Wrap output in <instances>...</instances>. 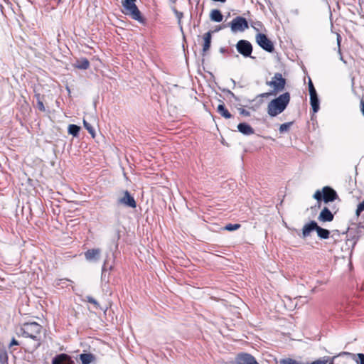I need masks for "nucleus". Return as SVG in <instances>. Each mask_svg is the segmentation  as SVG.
Listing matches in <instances>:
<instances>
[{
    "label": "nucleus",
    "instance_id": "nucleus-1",
    "mask_svg": "<svg viewBox=\"0 0 364 364\" xmlns=\"http://www.w3.org/2000/svg\"><path fill=\"white\" fill-rule=\"evenodd\" d=\"M290 94L286 92L271 100L267 105V113L274 117L283 112L290 102Z\"/></svg>",
    "mask_w": 364,
    "mask_h": 364
},
{
    "label": "nucleus",
    "instance_id": "nucleus-2",
    "mask_svg": "<svg viewBox=\"0 0 364 364\" xmlns=\"http://www.w3.org/2000/svg\"><path fill=\"white\" fill-rule=\"evenodd\" d=\"M41 330L42 326L37 322H28L21 325L17 334L38 341L37 346H38L40 345Z\"/></svg>",
    "mask_w": 364,
    "mask_h": 364
},
{
    "label": "nucleus",
    "instance_id": "nucleus-3",
    "mask_svg": "<svg viewBox=\"0 0 364 364\" xmlns=\"http://www.w3.org/2000/svg\"><path fill=\"white\" fill-rule=\"evenodd\" d=\"M136 0H122V4L124 8V14L130 16L132 19L137 21L141 23H145V19L142 17L141 13L136 6L135 2Z\"/></svg>",
    "mask_w": 364,
    "mask_h": 364
},
{
    "label": "nucleus",
    "instance_id": "nucleus-4",
    "mask_svg": "<svg viewBox=\"0 0 364 364\" xmlns=\"http://www.w3.org/2000/svg\"><path fill=\"white\" fill-rule=\"evenodd\" d=\"M267 85L273 87V92L276 95L284 89L286 79L282 77L281 73H277L273 76L272 80L267 82Z\"/></svg>",
    "mask_w": 364,
    "mask_h": 364
},
{
    "label": "nucleus",
    "instance_id": "nucleus-5",
    "mask_svg": "<svg viewBox=\"0 0 364 364\" xmlns=\"http://www.w3.org/2000/svg\"><path fill=\"white\" fill-rule=\"evenodd\" d=\"M229 26L232 33L243 32L248 28V22L245 18L237 16L229 23Z\"/></svg>",
    "mask_w": 364,
    "mask_h": 364
},
{
    "label": "nucleus",
    "instance_id": "nucleus-6",
    "mask_svg": "<svg viewBox=\"0 0 364 364\" xmlns=\"http://www.w3.org/2000/svg\"><path fill=\"white\" fill-rule=\"evenodd\" d=\"M344 355L352 358L353 360H355L356 361L357 364H364V354L363 353H358L357 355H355L352 353L346 352V351H343V352L338 353L337 355L333 356L330 360L328 358H327L326 360H328V362L329 363V364H334V359L336 358L344 356Z\"/></svg>",
    "mask_w": 364,
    "mask_h": 364
},
{
    "label": "nucleus",
    "instance_id": "nucleus-7",
    "mask_svg": "<svg viewBox=\"0 0 364 364\" xmlns=\"http://www.w3.org/2000/svg\"><path fill=\"white\" fill-rule=\"evenodd\" d=\"M118 204L123 205L126 207L135 208L136 207V203L134 198L130 194L128 191L124 192L123 197L118 199Z\"/></svg>",
    "mask_w": 364,
    "mask_h": 364
},
{
    "label": "nucleus",
    "instance_id": "nucleus-8",
    "mask_svg": "<svg viewBox=\"0 0 364 364\" xmlns=\"http://www.w3.org/2000/svg\"><path fill=\"white\" fill-rule=\"evenodd\" d=\"M323 202L328 203L334 201L338 198V194L335 190L330 186L323 188Z\"/></svg>",
    "mask_w": 364,
    "mask_h": 364
},
{
    "label": "nucleus",
    "instance_id": "nucleus-9",
    "mask_svg": "<svg viewBox=\"0 0 364 364\" xmlns=\"http://www.w3.org/2000/svg\"><path fill=\"white\" fill-rule=\"evenodd\" d=\"M52 364H74V362L69 355L60 353L53 357Z\"/></svg>",
    "mask_w": 364,
    "mask_h": 364
},
{
    "label": "nucleus",
    "instance_id": "nucleus-10",
    "mask_svg": "<svg viewBox=\"0 0 364 364\" xmlns=\"http://www.w3.org/2000/svg\"><path fill=\"white\" fill-rule=\"evenodd\" d=\"M318 224L314 220H311L309 223L305 224L302 228L301 237L306 238L309 237L311 232L316 231Z\"/></svg>",
    "mask_w": 364,
    "mask_h": 364
},
{
    "label": "nucleus",
    "instance_id": "nucleus-11",
    "mask_svg": "<svg viewBox=\"0 0 364 364\" xmlns=\"http://www.w3.org/2000/svg\"><path fill=\"white\" fill-rule=\"evenodd\" d=\"M101 250L99 248H93L85 252V257L89 262H97L100 257Z\"/></svg>",
    "mask_w": 364,
    "mask_h": 364
},
{
    "label": "nucleus",
    "instance_id": "nucleus-12",
    "mask_svg": "<svg viewBox=\"0 0 364 364\" xmlns=\"http://www.w3.org/2000/svg\"><path fill=\"white\" fill-rule=\"evenodd\" d=\"M237 364H259L254 356L248 353H242L237 358Z\"/></svg>",
    "mask_w": 364,
    "mask_h": 364
},
{
    "label": "nucleus",
    "instance_id": "nucleus-13",
    "mask_svg": "<svg viewBox=\"0 0 364 364\" xmlns=\"http://www.w3.org/2000/svg\"><path fill=\"white\" fill-rule=\"evenodd\" d=\"M334 218L332 212L327 208L324 207L321 211L318 220L321 222H331Z\"/></svg>",
    "mask_w": 364,
    "mask_h": 364
},
{
    "label": "nucleus",
    "instance_id": "nucleus-14",
    "mask_svg": "<svg viewBox=\"0 0 364 364\" xmlns=\"http://www.w3.org/2000/svg\"><path fill=\"white\" fill-rule=\"evenodd\" d=\"M237 129L244 135L249 136L255 133L254 129L246 122H241L237 125Z\"/></svg>",
    "mask_w": 364,
    "mask_h": 364
},
{
    "label": "nucleus",
    "instance_id": "nucleus-15",
    "mask_svg": "<svg viewBox=\"0 0 364 364\" xmlns=\"http://www.w3.org/2000/svg\"><path fill=\"white\" fill-rule=\"evenodd\" d=\"M255 39L258 46H273L272 42L264 33H257Z\"/></svg>",
    "mask_w": 364,
    "mask_h": 364
},
{
    "label": "nucleus",
    "instance_id": "nucleus-16",
    "mask_svg": "<svg viewBox=\"0 0 364 364\" xmlns=\"http://www.w3.org/2000/svg\"><path fill=\"white\" fill-rule=\"evenodd\" d=\"M310 104L314 113L318 112L320 109V100L317 95L310 96Z\"/></svg>",
    "mask_w": 364,
    "mask_h": 364
},
{
    "label": "nucleus",
    "instance_id": "nucleus-17",
    "mask_svg": "<svg viewBox=\"0 0 364 364\" xmlns=\"http://www.w3.org/2000/svg\"><path fill=\"white\" fill-rule=\"evenodd\" d=\"M210 18L212 21L219 23L223 21V16L220 10L213 9L210 14Z\"/></svg>",
    "mask_w": 364,
    "mask_h": 364
},
{
    "label": "nucleus",
    "instance_id": "nucleus-18",
    "mask_svg": "<svg viewBox=\"0 0 364 364\" xmlns=\"http://www.w3.org/2000/svg\"><path fill=\"white\" fill-rule=\"evenodd\" d=\"M74 66L80 70H86L90 66V62L87 58H82L76 60Z\"/></svg>",
    "mask_w": 364,
    "mask_h": 364
},
{
    "label": "nucleus",
    "instance_id": "nucleus-19",
    "mask_svg": "<svg viewBox=\"0 0 364 364\" xmlns=\"http://www.w3.org/2000/svg\"><path fill=\"white\" fill-rule=\"evenodd\" d=\"M82 364H90L95 360V356L92 353H82L80 355Z\"/></svg>",
    "mask_w": 364,
    "mask_h": 364
},
{
    "label": "nucleus",
    "instance_id": "nucleus-20",
    "mask_svg": "<svg viewBox=\"0 0 364 364\" xmlns=\"http://www.w3.org/2000/svg\"><path fill=\"white\" fill-rule=\"evenodd\" d=\"M218 112L224 118L230 119L232 117V114L230 112L225 108V105L223 103L220 104L217 108Z\"/></svg>",
    "mask_w": 364,
    "mask_h": 364
},
{
    "label": "nucleus",
    "instance_id": "nucleus-21",
    "mask_svg": "<svg viewBox=\"0 0 364 364\" xmlns=\"http://www.w3.org/2000/svg\"><path fill=\"white\" fill-rule=\"evenodd\" d=\"M316 232L318 235V237H319L321 239H328L330 235V231L327 229L323 228L318 225Z\"/></svg>",
    "mask_w": 364,
    "mask_h": 364
},
{
    "label": "nucleus",
    "instance_id": "nucleus-22",
    "mask_svg": "<svg viewBox=\"0 0 364 364\" xmlns=\"http://www.w3.org/2000/svg\"><path fill=\"white\" fill-rule=\"evenodd\" d=\"M237 51L245 57H249L252 53L253 47H236Z\"/></svg>",
    "mask_w": 364,
    "mask_h": 364
},
{
    "label": "nucleus",
    "instance_id": "nucleus-23",
    "mask_svg": "<svg viewBox=\"0 0 364 364\" xmlns=\"http://www.w3.org/2000/svg\"><path fill=\"white\" fill-rule=\"evenodd\" d=\"M9 356L5 348H0V364H8Z\"/></svg>",
    "mask_w": 364,
    "mask_h": 364
},
{
    "label": "nucleus",
    "instance_id": "nucleus-24",
    "mask_svg": "<svg viewBox=\"0 0 364 364\" xmlns=\"http://www.w3.org/2000/svg\"><path fill=\"white\" fill-rule=\"evenodd\" d=\"M80 130V127L76 124H70L68 129V134L75 137L79 135Z\"/></svg>",
    "mask_w": 364,
    "mask_h": 364
},
{
    "label": "nucleus",
    "instance_id": "nucleus-25",
    "mask_svg": "<svg viewBox=\"0 0 364 364\" xmlns=\"http://www.w3.org/2000/svg\"><path fill=\"white\" fill-rule=\"evenodd\" d=\"M107 260L105 261L104 264L102 268V274H101V280L102 282L108 283L109 282V274H107Z\"/></svg>",
    "mask_w": 364,
    "mask_h": 364
},
{
    "label": "nucleus",
    "instance_id": "nucleus-26",
    "mask_svg": "<svg viewBox=\"0 0 364 364\" xmlns=\"http://www.w3.org/2000/svg\"><path fill=\"white\" fill-rule=\"evenodd\" d=\"M35 97L36 98L38 109L41 112H45L46 108H45L43 102L42 101L41 95L39 93H36V94H35Z\"/></svg>",
    "mask_w": 364,
    "mask_h": 364
},
{
    "label": "nucleus",
    "instance_id": "nucleus-27",
    "mask_svg": "<svg viewBox=\"0 0 364 364\" xmlns=\"http://www.w3.org/2000/svg\"><path fill=\"white\" fill-rule=\"evenodd\" d=\"M83 125L85 128L88 131V132L92 136V137H95V132L92 126L85 119L83 120Z\"/></svg>",
    "mask_w": 364,
    "mask_h": 364
},
{
    "label": "nucleus",
    "instance_id": "nucleus-28",
    "mask_svg": "<svg viewBox=\"0 0 364 364\" xmlns=\"http://www.w3.org/2000/svg\"><path fill=\"white\" fill-rule=\"evenodd\" d=\"M240 228V225L238 223L232 224L229 223L224 227V230L228 231H234Z\"/></svg>",
    "mask_w": 364,
    "mask_h": 364
},
{
    "label": "nucleus",
    "instance_id": "nucleus-29",
    "mask_svg": "<svg viewBox=\"0 0 364 364\" xmlns=\"http://www.w3.org/2000/svg\"><path fill=\"white\" fill-rule=\"evenodd\" d=\"M292 124H293V122H286V123L281 124L279 127V132L281 133H283V132L288 131L289 129L290 128V127L292 125Z\"/></svg>",
    "mask_w": 364,
    "mask_h": 364
},
{
    "label": "nucleus",
    "instance_id": "nucleus-30",
    "mask_svg": "<svg viewBox=\"0 0 364 364\" xmlns=\"http://www.w3.org/2000/svg\"><path fill=\"white\" fill-rule=\"evenodd\" d=\"M314 198L316 199L318 202L323 200V191H316L314 194Z\"/></svg>",
    "mask_w": 364,
    "mask_h": 364
},
{
    "label": "nucleus",
    "instance_id": "nucleus-31",
    "mask_svg": "<svg viewBox=\"0 0 364 364\" xmlns=\"http://www.w3.org/2000/svg\"><path fill=\"white\" fill-rule=\"evenodd\" d=\"M281 364H304L292 358H286L281 360Z\"/></svg>",
    "mask_w": 364,
    "mask_h": 364
},
{
    "label": "nucleus",
    "instance_id": "nucleus-32",
    "mask_svg": "<svg viewBox=\"0 0 364 364\" xmlns=\"http://www.w3.org/2000/svg\"><path fill=\"white\" fill-rule=\"evenodd\" d=\"M203 40H204V43H203V46H210L211 34L210 32H208L205 34Z\"/></svg>",
    "mask_w": 364,
    "mask_h": 364
},
{
    "label": "nucleus",
    "instance_id": "nucleus-33",
    "mask_svg": "<svg viewBox=\"0 0 364 364\" xmlns=\"http://www.w3.org/2000/svg\"><path fill=\"white\" fill-rule=\"evenodd\" d=\"M86 301L90 304H92L95 305V306L96 307V309H99L100 308V304L99 303L97 302V301L94 299L92 296H86Z\"/></svg>",
    "mask_w": 364,
    "mask_h": 364
},
{
    "label": "nucleus",
    "instance_id": "nucleus-34",
    "mask_svg": "<svg viewBox=\"0 0 364 364\" xmlns=\"http://www.w3.org/2000/svg\"><path fill=\"white\" fill-rule=\"evenodd\" d=\"M364 211V200L360 203L358 206H357V209H356V211H355V215L357 216H359L360 214Z\"/></svg>",
    "mask_w": 364,
    "mask_h": 364
},
{
    "label": "nucleus",
    "instance_id": "nucleus-35",
    "mask_svg": "<svg viewBox=\"0 0 364 364\" xmlns=\"http://www.w3.org/2000/svg\"><path fill=\"white\" fill-rule=\"evenodd\" d=\"M14 346H19V342L15 338H13L9 345V348L11 349Z\"/></svg>",
    "mask_w": 364,
    "mask_h": 364
},
{
    "label": "nucleus",
    "instance_id": "nucleus-36",
    "mask_svg": "<svg viewBox=\"0 0 364 364\" xmlns=\"http://www.w3.org/2000/svg\"><path fill=\"white\" fill-rule=\"evenodd\" d=\"M235 46H252V44L246 40H240L239 41Z\"/></svg>",
    "mask_w": 364,
    "mask_h": 364
},
{
    "label": "nucleus",
    "instance_id": "nucleus-37",
    "mask_svg": "<svg viewBox=\"0 0 364 364\" xmlns=\"http://www.w3.org/2000/svg\"><path fill=\"white\" fill-rule=\"evenodd\" d=\"M239 112L241 115L245 116V117H250V112L243 108L239 109Z\"/></svg>",
    "mask_w": 364,
    "mask_h": 364
},
{
    "label": "nucleus",
    "instance_id": "nucleus-38",
    "mask_svg": "<svg viewBox=\"0 0 364 364\" xmlns=\"http://www.w3.org/2000/svg\"><path fill=\"white\" fill-rule=\"evenodd\" d=\"M229 48L230 47H220V52L222 54L227 53L228 55H230Z\"/></svg>",
    "mask_w": 364,
    "mask_h": 364
},
{
    "label": "nucleus",
    "instance_id": "nucleus-39",
    "mask_svg": "<svg viewBox=\"0 0 364 364\" xmlns=\"http://www.w3.org/2000/svg\"><path fill=\"white\" fill-rule=\"evenodd\" d=\"M328 363V360H315L310 364H326Z\"/></svg>",
    "mask_w": 364,
    "mask_h": 364
},
{
    "label": "nucleus",
    "instance_id": "nucleus-40",
    "mask_svg": "<svg viewBox=\"0 0 364 364\" xmlns=\"http://www.w3.org/2000/svg\"><path fill=\"white\" fill-rule=\"evenodd\" d=\"M309 95L310 96L317 95V92H316V90L314 87H309Z\"/></svg>",
    "mask_w": 364,
    "mask_h": 364
},
{
    "label": "nucleus",
    "instance_id": "nucleus-41",
    "mask_svg": "<svg viewBox=\"0 0 364 364\" xmlns=\"http://www.w3.org/2000/svg\"><path fill=\"white\" fill-rule=\"evenodd\" d=\"M264 50L268 53H273L274 50V47H262Z\"/></svg>",
    "mask_w": 364,
    "mask_h": 364
},
{
    "label": "nucleus",
    "instance_id": "nucleus-42",
    "mask_svg": "<svg viewBox=\"0 0 364 364\" xmlns=\"http://www.w3.org/2000/svg\"><path fill=\"white\" fill-rule=\"evenodd\" d=\"M338 53L340 55L341 60H342L344 63H346V61L343 59V57L341 54V47H338Z\"/></svg>",
    "mask_w": 364,
    "mask_h": 364
},
{
    "label": "nucleus",
    "instance_id": "nucleus-43",
    "mask_svg": "<svg viewBox=\"0 0 364 364\" xmlns=\"http://www.w3.org/2000/svg\"><path fill=\"white\" fill-rule=\"evenodd\" d=\"M274 95L273 91L271 92H265V93L260 94L259 96L262 97H268L269 95Z\"/></svg>",
    "mask_w": 364,
    "mask_h": 364
},
{
    "label": "nucleus",
    "instance_id": "nucleus-44",
    "mask_svg": "<svg viewBox=\"0 0 364 364\" xmlns=\"http://www.w3.org/2000/svg\"><path fill=\"white\" fill-rule=\"evenodd\" d=\"M336 39H337V46H341V37L339 34H336Z\"/></svg>",
    "mask_w": 364,
    "mask_h": 364
},
{
    "label": "nucleus",
    "instance_id": "nucleus-45",
    "mask_svg": "<svg viewBox=\"0 0 364 364\" xmlns=\"http://www.w3.org/2000/svg\"><path fill=\"white\" fill-rule=\"evenodd\" d=\"M210 47H203V49H202V55H205L206 52H208L209 50Z\"/></svg>",
    "mask_w": 364,
    "mask_h": 364
},
{
    "label": "nucleus",
    "instance_id": "nucleus-46",
    "mask_svg": "<svg viewBox=\"0 0 364 364\" xmlns=\"http://www.w3.org/2000/svg\"><path fill=\"white\" fill-rule=\"evenodd\" d=\"M360 109L363 115L364 116V100L360 101Z\"/></svg>",
    "mask_w": 364,
    "mask_h": 364
},
{
    "label": "nucleus",
    "instance_id": "nucleus-47",
    "mask_svg": "<svg viewBox=\"0 0 364 364\" xmlns=\"http://www.w3.org/2000/svg\"><path fill=\"white\" fill-rule=\"evenodd\" d=\"M176 14L178 19H181V18L183 16V13L178 12L177 11H176Z\"/></svg>",
    "mask_w": 364,
    "mask_h": 364
},
{
    "label": "nucleus",
    "instance_id": "nucleus-48",
    "mask_svg": "<svg viewBox=\"0 0 364 364\" xmlns=\"http://www.w3.org/2000/svg\"><path fill=\"white\" fill-rule=\"evenodd\" d=\"M308 87H309V88L314 87V84H313V82H312V81H311V80L310 78L309 79Z\"/></svg>",
    "mask_w": 364,
    "mask_h": 364
},
{
    "label": "nucleus",
    "instance_id": "nucleus-49",
    "mask_svg": "<svg viewBox=\"0 0 364 364\" xmlns=\"http://www.w3.org/2000/svg\"><path fill=\"white\" fill-rule=\"evenodd\" d=\"M119 237H120L119 231H117V239H119Z\"/></svg>",
    "mask_w": 364,
    "mask_h": 364
},
{
    "label": "nucleus",
    "instance_id": "nucleus-50",
    "mask_svg": "<svg viewBox=\"0 0 364 364\" xmlns=\"http://www.w3.org/2000/svg\"><path fill=\"white\" fill-rule=\"evenodd\" d=\"M262 24L260 23H258L257 25V27H259V26H261Z\"/></svg>",
    "mask_w": 364,
    "mask_h": 364
},
{
    "label": "nucleus",
    "instance_id": "nucleus-51",
    "mask_svg": "<svg viewBox=\"0 0 364 364\" xmlns=\"http://www.w3.org/2000/svg\"><path fill=\"white\" fill-rule=\"evenodd\" d=\"M262 24L260 23H258L257 25V27H259V26H261Z\"/></svg>",
    "mask_w": 364,
    "mask_h": 364
},
{
    "label": "nucleus",
    "instance_id": "nucleus-52",
    "mask_svg": "<svg viewBox=\"0 0 364 364\" xmlns=\"http://www.w3.org/2000/svg\"><path fill=\"white\" fill-rule=\"evenodd\" d=\"M183 53L186 54L185 46H183Z\"/></svg>",
    "mask_w": 364,
    "mask_h": 364
},
{
    "label": "nucleus",
    "instance_id": "nucleus-53",
    "mask_svg": "<svg viewBox=\"0 0 364 364\" xmlns=\"http://www.w3.org/2000/svg\"><path fill=\"white\" fill-rule=\"evenodd\" d=\"M68 50H69V47L68 46H66L65 47Z\"/></svg>",
    "mask_w": 364,
    "mask_h": 364
},
{
    "label": "nucleus",
    "instance_id": "nucleus-54",
    "mask_svg": "<svg viewBox=\"0 0 364 364\" xmlns=\"http://www.w3.org/2000/svg\"><path fill=\"white\" fill-rule=\"evenodd\" d=\"M112 269V266H110V267H109V270H111Z\"/></svg>",
    "mask_w": 364,
    "mask_h": 364
},
{
    "label": "nucleus",
    "instance_id": "nucleus-55",
    "mask_svg": "<svg viewBox=\"0 0 364 364\" xmlns=\"http://www.w3.org/2000/svg\"><path fill=\"white\" fill-rule=\"evenodd\" d=\"M61 1V0H58V3H60Z\"/></svg>",
    "mask_w": 364,
    "mask_h": 364
}]
</instances>
